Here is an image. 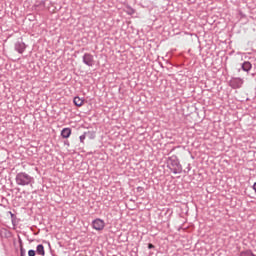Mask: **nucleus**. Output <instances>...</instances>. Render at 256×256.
<instances>
[{
	"mask_svg": "<svg viewBox=\"0 0 256 256\" xmlns=\"http://www.w3.org/2000/svg\"><path fill=\"white\" fill-rule=\"evenodd\" d=\"M240 256H255L251 250H246L240 253Z\"/></svg>",
	"mask_w": 256,
	"mask_h": 256,
	"instance_id": "nucleus-11",
	"label": "nucleus"
},
{
	"mask_svg": "<svg viewBox=\"0 0 256 256\" xmlns=\"http://www.w3.org/2000/svg\"><path fill=\"white\" fill-rule=\"evenodd\" d=\"M20 253H21V256H25V250L23 249V246H21L20 248Z\"/></svg>",
	"mask_w": 256,
	"mask_h": 256,
	"instance_id": "nucleus-15",
	"label": "nucleus"
},
{
	"mask_svg": "<svg viewBox=\"0 0 256 256\" xmlns=\"http://www.w3.org/2000/svg\"><path fill=\"white\" fill-rule=\"evenodd\" d=\"M243 83V78L234 77L231 78L229 85L232 87V89H241V87H243Z\"/></svg>",
	"mask_w": 256,
	"mask_h": 256,
	"instance_id": "nucleus-3",
	"label": "nucleus"
},
{
	"mask_svg": "<svg viewBox=\"0 0 256 256\" xmlns=\"http://www.w3.org/2000/svg\"><path fill=\"white\" fill-rule=\"evenodd\" d=\"M92 227L95 231H103L105 229V221L97 218L92 221Z\"/></svg>",
	"mask_w": 256,
	"mask_h": 256,
	"instance_id": "nucleus-4",
	"label": "nucleus"
},
{
	"mask_svg": "<svg viewBox=\"0 0 256 256\" xmlns=\"http://www.w3.org/2000/svg\"><path fill=\"white\" fill-rule=\"evenodd\" d=\"M37 255L45 256V247L43 244H39L36 248Z\"/></svg>",
	"mask_w": 256,
	"mask_h": 256,
	"instance_id": "nucleus-10",
	"label": "nucleus"
},
{
	"mask_svg": "<svg viewBox=\"0 0 256 256\" xmlns=\"http://www.w3.org/2000/svg\"><path fill=\"white\" fill-rule=\"evenodd\" d=\"M86 136L85 134L80 136V142L85 143Z\"/></svg>",
	"mask_w": 256,
	"mask_h": 256,
	"instance_id": "nucleus-13",
	"label": "nucleus"
},
{
	"mask_svg": "<svg viewBox=\"0 0 256 256\" xmlns=\"http://www.w3.org/2000/svg\"><path fill=\"white\" fill-rule=\"evenodd\" d=\"M252 68H253V65L249 61H246L242 64L243 71H246L247 73H249V70Z\"/></svg>",
	"mask_w": 256,
	"mask_h": 256,
	"instance_id": "nucleus-9",
	"label": "nucleus"
},
{
	"mask_svg": "<svg viewBox=\"0 0 256 256\" xmlns=\"http://www.w3.org/2000/svg\"><path fill=\"white\" fill-rule=\"evenodd\" d=\"M74 105H76V107H83V103H85V100L80 98L79 96L74 97Z\"/></svg>",
	"mask_w": 256,
	"mask_h": 256,
	"instance_id": "nucleus-8",
	"label": "nucleus"
},
{
	"mask_svg": "<svg viewBox=\"0 0 256 256\" xmlns=\"http://www.w3.org/2000/svg\"><path fill=\"white\" fill-rule=\"evenodd\" d=\"M16 183L21 186L31 185L33 183V177L25 172H20L16 175Z\"/></svg>",
	"mask_w": 256,
	"mask_h": 256,
	"instance_id": "nucleus-2",
	"label": "nucleus"
},
{
	"mask_svg": "<svg viewBox=\"0 0 256 256\" xmlns=\"http://www.w3.org/2000/svg\"><path fill=\"white\" fill-rule=\"evenodd\" d=\"M142 191H143V187H141V186L137 187V192L138 193H142Z\"/></svg>",
	"mask_w": 256,
	"mask_h": 256,
	"instance_id": "nucleus-16",
	"label": "nucleus"
},
{
	"mask_svg": "<svg viewBox=\"0 0 256 256\" xmlns=\"http://www.w3.org/2000/svg\"><path fill=\"white\" fill-rule=\"evenodd\" d=\"M155 246L153 244H148V249H154Z\"/></svg>",
	"mask_w": 256,
	"mask_h": 256,
	"instance_id": "nucleus-17",
	"label": "nucleus"
},
{
	"mask_svg": "<svg viewBox=\"0 0 256 256\" xmlns=\"http://www.w3.org/2000/svg\"><path fill=\"white\" fill-rule=\"evenodd\" d=\"M167 165L175 175L183 171V167L179 163V159L177 158V156H171L170 158H168Z\"/></svg>",
	"mask_w": 256,
	"mask_h": 256,
	"instance_id": "nucleus-1",
	"label": "nucleus"
},
{
	"mask_svg": "<svg viewBox=\"0 0 256 256\" xmlns=\"http://www.w3.org/2000/svg\"><path fill=\"white\" fill-rule=\"evenodd\" d=\"M83 63H85V65H88V67H93V65H95V60L93 59V55L89 53L84 54Z\"/></svg>",
	"mask_w": 256,
	"mask_h": 256,
	"instance_id": "nucleus-5",
	"label": "nucleus"
},
{
	"mask_svg": "<svg viewBox=\"0 0 256 256\" xmlns=\"http://www.w3.org/2000/svg\"><path fill=\"white\" fill-rule=\"evenodd\" d=\"M61 136L63 139H69L71 137V128H64L61 131Z\"/></svg>",
	"mask_w": 256,
	"mask_h": 256,
	"instance_id": "nucleus-7",
	"label": "nucleus"
},
{
	"mask_svg": "<svg viewBox=\"0 0 256 256\" xmlns=\"http://www.w3.org/2000/svg\"><path fill=\"white\" fill-rule=\"evenodd\" d=\"M16 51H18V53H23V51H25V49H27V46L25 45L24 42H18L15 46Z\"/></svg>",
	"mask_w": 256,
	"mask_h": 256,
	"instance_id": "nucleus-6",
	"label": "nucleus"
},
{
	"mask_svg": "<svg viewBox=\"0 0 256 256\" xmlns=\"http://www.w3.org/2000/svg\"><path fill=\"white\" fill-rule=\"evenodd\" d=\"M126 13H128V15H133V14H135V10L133 8H128Z\"/></svg>",
	"mask_w": 256,
	"mask_h": 256,
	"instance_id": "nucleus-12",
	"label": "nucleus"
},
{
	"mask_svg": "<svg viewBox=\"0 0 256 256\" xmlns=\"http://www.w3.org/2000/svg\"><path fill=\"white\" fill-rule=\"evenodd\" d=\"M28 255L29 256H35L36 255L35 250H29Z\"/></svg>",
	"mask_w": 256,
	"mask_h": 256,
	"instance_id": "nucleus-14",
	"label": "nucleus"
}]
</instances>
